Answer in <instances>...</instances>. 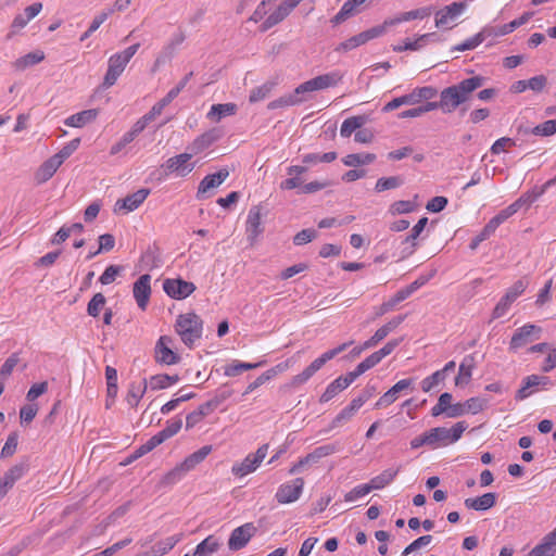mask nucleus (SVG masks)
Instances as JSON below:
<instances>
[{"mask_svg":"<svg viewBox=\"0 0 556 556\" xmlns=\"http://www.w3.org/2000/svg\"><path fill=\"white\" fill-rule=\"evenodd\" d=\"M484 83L485 78L483 76L477 75L444 88L440 92L441 111L443 113L454 112L458 106L469 101L472 93L477 89L481 88Z\"/></svg>","mask_w":556,"mask_h":556,"instance_id":"1","label":"nucleus"},{"mask_svg":"<svg viewBox=\"0 0 556 556\" xmlns=\"http://www.w3.org/2000/svg\"><path fill=\"white\" fill-rule=\"evenodd\" d=\"M175 329L181 341L188 348H192L202 337L203 321L195 313L180 314L176 319Z\"/></svg>","mask_w":556,"mask_h":556,"instance_id":"2","label":"nucleus"},{"mask_svg":"<svg viewBox=\"0 0 556 556\" xmlns=\"http://www.w3.org/2000/svg\"><path fill=\"white\" fill-rule=\"evenodd\" d=\"M140 47V43H135L125 50L117 52L110 56L108 62V71L105 73L103 79V86L109 88L112 87L118 77L124 72L126 65L131 60V58L136 54Z\"/></svg>","mask_w":556,"mask_h":556,"instance_id":"3","label":"nucleus"},{"mask_svg":"<svg viewBox=\"0 0 556 556\" xmlns=\"http://www.w3.org/2000/svg\"><path fill=\"white\" fill-rule=\"evenodd\" d=\"M353 341L344 342L339 346L323 353L319 357L314 359L302 372L292 378L291 384L298 387L308 381L327 362L334 358L337 355L345 351Z\"/></svg>","mask_w":556,"mask_h":556,"instance_id":"4","label":"nucleus"},{"mask_svg":"<svg viewBox=\"0 0 556 556\" xmlns=\"http://www.w3.org/2000/svg\"><path fill=\"white\" fill-rule=\"evenodd\" d=\"M191 153H180L169 157L163 165L162 169L165 176L175 174L177 177L188 176L194 168L195 163H191Z\"/></svg>","mask_w":556,"mask_h":556,"instance_id":"5","label":"nucleus"},{"mask_svg":"<svg viewBox=\"0 0 556 556\" xmlns=\"http://www.w3.org/2000/svg\"><path fill=\"white\" fill-rule=\"evenodd\" d=\"M267 453L268 444L261 445L255 453H250L242 462L236 463L231 468V472L237 477H244L254 472L260 467Z\"/></svg>","mask_w":556,"mask_h":556,"instance_id":"6","label":"nucleus"},{"mask_svg":"<svg viewBox=\"0 0 556 556\" xmlns=\"http://www.w3.org/2000/svg\"><path fill=\"white\" fill-rule=\"evenodd\" d=\"M528 287V281L525 279L517 280L505 293V295L500 300L496 306L493 309L492 317L494 319L503 317L511 303L521 295L526 288Z\"/></svg>","mask_w":556,"mask_h":556,"instance_id":"7","label":"nucleus"},{"mask_svg":"<svg viewBox=\"0 0 556 556\" xmlns=\"http://www.w3.org/2000/svg\"><path fill=\"white\" fill-rule=\"evenodd\" d=\"M384 34V26H374L367 30H364L351 38L342 41L334 51L337 52H348L351 51L362 45H365L371 39L378 38Z\"/></svg>","mask_w":556,"mask_h":556,"instance_id":"8","label":"nucleus"},{"mask_svg":"<svg viewBox=\"0 0 556 556\" xmlns=\"http://www.w3.org/2000/svg\"><path fill=\"white\" fill-rule=\"evenodd\" d=\"M229 177L228 168H220L217 173L206 175L199 184L195 198L204 200L212 195V190L219 187Z\"/></svg>","mask_w":556,"mask_h":556,"instance_id":"9","label":"nucleus"},{"mask_svg":"<svg viewBox=\"0 0 556 556\" xmlns=\"http://www.w3.org/2000/svg\"><path fill=\"white\" fill-rule=\"evenodd\" d=\"M173 339L168 336H161L154 348L155 362L162 365H174L180 361V356L170 348Z\"/></svg>","mask_w":556,"mask_h":556,"instance_id":"10","label":"nucleus"},{"mask_svg":"<svg viewBox=\"0 0 556 556\" xmlns=\"http://www.w3.org/2000/svg\"><path fill=\"white\" fill-rule=\"evenodd\" d=\"M541 328L535 325H525L518 328L509 342V350L517 351L526 344L540 339Z\"/></svg>","mask_w":556,"mask_h":556,"instance_id":"11","label":"nucleus"},{"mask_svg":"<svg viewBox=\"0 0 556 556\" xmlns=\"http://www.w3.org/2000/svg\"><path fill=\"white\" fill-rule=\"evenodd\" d=\"M304 486L302 478H295L292 482L281 484L276 492V500L279 504H289L299 500Z\"/></svg>","mask_w":556,"mask_h":556,"instance_id":"12","label":"nucleus"},{"mask_svg":"<svg viewBox=\"0 0 556 556\" xmlns=\"http://www.w3.org/2000/svg\"><path fill=\"white\" fill-rule=\"evenodd\" d=\"M165 293L177 300L188 298L195 290V285L184 279H165L163 282Z\"/></svg>","mask_w":556,"mask_h":556,"instance_id":"13","label":"nucleus"},{"mask_svg":"<svg viewBox=\"0 0 556 556\" xmlns=\"http://www.w3.org/2000/svg\"><path fill=\"white\" fill-rule=\"evenodd\" d=\"M256 530V527L252 522L244 523L233 529L228 540L229 549L239 551L243 548L255 534Z\"/></svg>","mask_w":556,"mask_h":556,"instance_id":"14","label":"nucleus"},{"mask_svg":"<svg viewBox=\"0 0 556 556\" xmlns=\"http://www.w3.org/2000/svg\"><path fill=\"white\" fill-rule=\"evenodd\" d=\"M431 13H432L431 7L418 8L416 10L402 12L394 17L387 18L380 26H384V33H386L388 27L395 26L400 23L409 22L413 20H422L425 17L430 16Z\"/></svg>","mask_w":556,"mask_h":556,"instance_id":"15","label":"nucleus"},{"mask_svg":"<svg viewBox=\"0 0 556 556\" xmlns=\"http://www.w3.org/2000/svg\"><path fill=\"white\" fill-rule=\"evenodd\" d=\"M150 193L149 189H139L136 192L128 194L124 199H119L116 201L114 206V212L117 213L122 210L125 211V213L132 212L137 210L143 201L148 198Z\"/></svg>","mask_w":556,"mask_h":556,"instance_id":"16","label":"nucleus"},{"mask_svg":"<svg viewBox=\"0 0 556 556\" xmlns=\"http://www.w3.org/2000/svg\"><path fill=\"white\" fill-rule=\"evenodd\" d=\"M151 276L149 274H144L138 278V280L134 283V298L141 309H146L150 294Z\"/></svg>","mask_w":556,"mask_h":556,"instance_id":"17","label":"nucleus"},{"mask_svg":"<svg viewBox=\"0 0 556 556\" xmlns=\"http://www.w3.org/2000/svg\"><path fill=\"white\" fill-rule=\"evenodd\" d=\"M466 9L464 2H453L435 13V26L441 28L454 21Z\"/></svg>","mask_w":556,"mask_h":556,"instance_id":"18","label":"nucleus"},{"mask_svg":"<svg viewBox=\"0 0 556 556\" xmlns=\"http://www.w3.org/2000/svg\"><path fill=\"white\" fill-rule=\"evenodd\" d=\"M413 379H402L389 389L375 404V408L386 407L397 400L399 393L408 389Z\"/></svg>","mask_w":556,"mask_h":556,"instance_id":"19","label":"nucleus"},{"mask_svg":"<svg viewBox=\"0 0 556 556\" xmlns=\"http://www.w3.org/2000/svg\"><path fill=\"white\" fill-rule=\"evenodd\" d=\"M261 224V207L255 205L250 208L247 219V233L248 239L253 243L256 238L263 232Z\"/></svg>","mask_w":556,"mask_h":556,"instance_id":"20","label":"nucleus"},{"mask_svg":"<svg viewBox=\"0 0 556 556\" xmlns=\"http://www.w3.org/2000/svg\"><path fill=\"white\" fill-rule=\"evenodd\" d=\"M496 493H485L478 497H468L464 504L468 509L484 511L492 508L496 504Z\"/></svg>","mask_w":556,"mask_h":556,"instance_id":"21","label":"nucleus"},{"mask_svg":"<svg viewBox=\"0 0 556 556\" xmlns=\"http://www.w3.org/2000/svg\"><path fill=\"white\" fill-rule=\"evenodd\" d=\"M342 78L343 74L340 71H332L330 73L316 76L311 80L314 89L317 91L337 86L342 80Z\"/></svg>","mask_w":556,"mask_h":556,"instance_id":"22","label":"nucleus"},{"mask_svg":"<svg viewBox=\"0 0 556 556\" xmlns=\"http://www.w3.org/2000/svg\"><path fill=\"white\" fill-rule=\"evenodd\" d=\"M98 116V110L89 109L68 116L64 124L68 127L80 128L93 122Z\"/></svg>","mask_w":556,"mask_h":556,"instance_id":"23","label":"nucleus"},{"mask_svg":"<svg viewBox=\"0 0 556 556\" xmlns=\"http://www.w3.org/2000/svg\"><path fill=\"white\" fill-rule=\"evenodd\" d=\"M60 166L61 164H59L56 159H54L53 156L45 161L35 174V179L37 184L40 185L48 181L55 174Z\"/></svg>","mask_w":556,"mask_h":556,"instance_id":"24","label":"nucleus"},{"mask_svg":"<svg viewBox=\"0 0 556 556\" xmlns=\"http://www.w3.org/2000/svg\"><path fill=\"white\" fill-rule=\"evenodd\" d=\"M435 38H437L435 33L424 34V35H420L418 38H416L414 41L406 39L404 41V45L394 46L393 50L395 52H402V51H406V50L417 51V50H420L421 48H424L428 41L434 40Z\"/></svg>","mask_w":556,"mask_h":556,"instance_id":"25","label":"nucleus"},{"mask_svg":"<svg viewBox=\"0 0 556 556\" xmlns=\"http://www.w3.org/2000/svg\"><path fill=\"white\" fill-rule=\"evenodd\" d=\"M222 546V543L214 535H208L202 542H200L192 556H212L215 554Z\"/></svg>","mask_w":556,"mask_h":556,"instance_id":"26","label":"nucleus"},{"mask_svg":"<svg viewBox=\"0 0 556 556\" xmlns=\"http://www.w3.org/2000/svg\"><path fill=\"white\" fill-rule=\"evenodd\" d=\"M438 94V90L431 86L414 89L410 93L404 94L406 104H416L421 100H430Z\"/></svg>","mask_w":556,"mask_h":556,"instance_id":"27","label":"nucleus"},{"mask_svg":"<svg viewBox=\"0 0 556 556\" xmlns=\"http://www.w3.org/2000/svg\"><path fill=\"white\" fill-rule=\"evenodd\" d=\"M399 472H400V467H397L395 469L389 468V469L383 470L378 476L371 478L370 481L368 482L371 491L381 490L384 486L389 485L394 480V478L397 476Z\"/></svg>","mask_w":556,"mask_h":556,"instance_id":"28","label":"nucleus"},{"mask_svg":"<svg viewBox=\"0 0 556 556\" xmlns=\"http://www.w3.org/2000/svg\"><path fill=\"white\" fill-rule=\"evenodd\" d=\"M291 11L281 2L279 7L263 22L260 26L262 33L267 31L269 28L282 22Z\"/></svg>","mask_w":556,"mask_h":556,"instance_id":"29","label":"nucleus"},{"mask_svg":"<svg viewBox=\"0 0 556 556\" xmlns=\"http://www.w3.org/2000/svg\"><path fill=\"white\" fill-rule=\"evenodd\" d=\"M545 192V189L541 187H535L532 190L523 193L521 197H519L515 202H513V206H515L516 211L518 212L522 207L528 208L532 203H534L543 193Z\"/></svg>","mask_w":556,"mask_h":556,"instance_id":"30","label":"nucleus"},{"mask_svg":"<svg viewBox=\"0 0 556 556\" xmlns=\"http://www.w3.org/2000/svg\"><path fill=\"white\" fill-rule=\"evenodd\" d=\"M148 383L147 379H142L141 382H131L127 392L126 401L131 407H136L140 400L147 392Z\"/></svg>","mask_w":556,"mask_h":556,"instance_id":"31","label":"nucleus"},{"mask_svg":"<svg viewBox=\"0 0 556 556\" xmlns=\"http://www.w3.org/2000/svg\"><path fill=\"white\" fill-rule=\"evenodd\" d=\"M29 469L27 460L21 462L11 467L3 476L2 480L13 488L14 483L23 478Z\"/></svg>","mask_w":556,"mask_h":556,"instance_id":"32","label":"nucleus"},{"mask_svg":"<svg viewBox=\"0 0 556 556\" xmlns=\"http://www.w3.org/2000/svg\"><path fill=\"white\" fill-rule=\"evenodd\" d=\"M367 122V117L364 115L352 116L346 119L341 125L340 135L343 138H349L355 130L362 128Z\"/></svg>","mask_w":556,"mask_h":556,"instance_id":"33","label":"nucleus"},{"mask_svg":"<svg viewBox=\"0 0 556 556\" xmlns=\"http://www.w3.org/2000/svg\"><path fill=\"white\" fill-rule=\"evenodd\" d=\"M450 432L451 431H447V428L444 427H437L427 431L426 434L428 438L429 446L435 447L440 444H448Z\"/></svg>","mask_w":556,"mask_h":556,"instance_id":"34","label":"nucleus"},{"mask_svg":"<svg viewBox=\"0 0 556 556\" xmlns=\"http://www.w3.org/2000/svg\"><path fill=\"white\" fill-rule=\"evenodd\" d=\"M260 363H244L238 359L232 361L224 367V375L227 377H236L241 375L243 371L255 369L260 366Z\"/></svg>","mask_w":556,"mask_h":556,"instance_id":"35","label":"nucleus"},{"mask_svg":"<svg viewBox=\"0 0 556 556\" xmlns=\"http://www.w3.org/2000/svg\"><path fill=\"white\" fill-rule=\"evenodd\" d=\"M237 111L235 103H219L211 106L207 117L218 122L222 117L233 115Z\"/></svg>","mask_w":556,"mask_h":556,"instance_id":"36","label":"nucleus"},{"mask_svg":"<svg viewBox=\"0 0 556 556\" xmlns=\"http://www.w3.org/2000/svg\"><path fill=\"white\" fill-rule=\"evenodd\" d=\"M490 36H491V30L483 28L481 31L476 34L473 37L468 38L464 42L457 45L454 48V50H456V51L472 50V49L477 48L480 43H482Z\"/></svg>","mask_w":556,"mask_h":556,"instance_id":"37","label":"nucleus"},{"mask_svg":"<svg viewBox=\"0 0 556 556\" xmlns=\"http://www.w3.org/2000/svg\"><path fill=\"white\" fill-rule=\"evenodd\" d=\"M473 367V357L471 355L466 356L459 365V371L455 378L456 386L467 384L471 379V369Z\"/></svg>","mask_w":556,"mask_h":556,"instance_id":"38","label":"nucleus"},{"mask_svg":"<svg viewBox=\"0 0 556 556\" xmlns=\"http://www.w3.org/2000/svg\"><path fill=\"white\" fill-rule=\"evenodd\" d=\"M376 160V155L372 153H352L348 154L342 159L345 166L357 167L361 165L370 164Z\"/></svg>","mask_w":556,"mask_h":556,"instance_id":"39","label":"nucleus"},{"mask_svg":"<svg viewBox=\"0 0 556 556\" xmlns=\"http://www.w3.org/2000/svg\"><path fill=\"white\" fill-rule=\"evenodd\" d=\"M43 59L45 54L41 51L29 52L18 58L13 65L17 71H24L29 66L40 63Z\"/></svg>","mask_w":556,"mask_h":556,"instance_id":"40","label":"nucleus"},{"mask_svg":"<svg viewBox=\"0 0 556 556\" xmlns=\"http://www.w3.org/2000/svg\"><path fill=\"white\" fill-rule=\"evenodd\" d=\"M179 381L178 375H167V374H160L154 375L150 378V387L152 390H163L168 388L172 384H175Z\"/></svg>","mask_w":556,"mask_h":556,"instance_id":"41","label":"nucleus"},{"mask_svg":"<svg viewBox=\"0 0 556 556\" xmlns=\"http://www.w3.org/2000/svg\"><path fill=\"white\" fill-rule=\"evenodd\" d=\"M179 542V538L173 535L155 543L150 552L152 556H163L168 553Z\"/></svg>","mask_w":556,"mask_h":556,"instance_id":"42","label":"nucleus"},{"mask_svg":"<svg viewBox=\"0 0 556 556\" xmlns=\"http://www.w3.org/2000/svg\"><path fill=\"white\" fill-rule=\"evenodd\" d=\"M348 387L342 382V379L338 377L331 383L328 384L325 392L321 394L319 402L327 403L332 400L337 394L341 391L345 390Z\"/></svg>","mask_w":556,"mask_h":556,"instance_id":"43","label":"nucleus"},{"mask_svg":"<svg viewBox=\"0 0 556 556\" xmlns=\"http://www.w3.org/2000/svg\"><path fill=\"white\" fill-rule=\"evenodd\" d=\"M453 395L448 392H444L439 396L438 403L431 408V415L438 417L440 415H446L452 405Z\"/></svg>","mask_w":556,"mask_h":556,"instance_id":"44","label":"nucleus"},{"mask_svg":"<svg viewBox=\"0 0 556 556\" xmlns=\"http://www.w3.org/2000/svg\"><path fill=\"white\" fill-rule=\"evenodd\" d=\"M275 85L276 84L273 81H266L265 84H263L258 87H255L250 92L249 101L251 103H255V102L266 99L273 91Z\"/></svg>","mask_w":556,"mask_h":556,"instance_id":"45","label":"nucleus"},{"mask_svg":"<svg viewBox=\"0 0 556 556\" xmlns=\"http://www.w3.org/2000/svg\"><path fill=\"white\" fill-rule=\"evenodd\" d=\"M187 471L184 469V467L178 464L176 467H174L172 470H169L167 473H165L161 480V485L163 486H170L179 482L185 476Z\"/></svg>","mask_w":556,"mask_h":556,"instance_id":"46","label":"nucleus"},{"mask_svg":"<svg viewBox=\"0 0 556 556\" xmlns=\"http://www.w3.org/2000/svg\"><path fill=\"white\" fill-rule=\"evenodd\" d=\"M407 299V292L399 290L389 301L382 303L377 312V316H382L393 309L400 302Z\"/></svg>","mask_w":556,"mask_h":556,"instance_id":"47","label":"nucleus"},{"mask_svg":"<svg viewBox=\"0 0 556 556\" xmlns=\"http://www.w3.org/2000/svg\"><path fill=\"white\" fill-rule=\"evenodd\" d=\"M181 426L182 420L180 418L167 421V426L155 435L159 438L161 443H163L167 439L174 437L181 429Z\"/></svg>","mask_w":556,"mask_h":556,"instance_id":"48","label":"nucleus"},{"mask_svg":"<svg viewBox=\"0 0 556 556\" xmlns=\"http://www.w3.org/2000/svg\"><path fill=\"white\" fill-rule=\"evenodd\" d=\"M403 185V179L400 176L382 177L376 182L375 190L382 192L390 189L399 188Z\"/></svg>","mask_w":556,"mask_h":556,"instance_id":"49","label":"nucleus"},{"mask_svg":"<svg viewBox=\"0 0 556 556\" xmlns=\"http://www.w3.org/2000/svg\"><path fill=\"white\" fill-rule=\"evenodd\" d=\"M488 399L476 396L464 402L466 414H478L488 406Z\"/></svg>","mask_w":556,"mask_h":556,"instance_id":"50","label":"nucleus"},{"mask_svg":"<svg viewBox=\"0 0 556 556\" xmlns=\"http://www.w3.org/2000/svg\"><path fill=\"white\" fill-rule=\"evenodd\" d=\"M534 380H535V378L532 375L527 376L522 380V386L520 387L519 390H517L516 395H515V399L517 401H523L534 392L533 389L538 387V386H535Z\"/></svg>","mask_w":556,"mask_h":556,"instance_id":"51","label":"nucleus"},{"mask_svg":"<svg viewBox=\"0 0 556 556\" xmlns=\"http://www.w3.org/2000/svg\"><path fill=\"white\" fill-rule=\"evenodd\" d=\"M80 139L75 138L66 143L58 153L53 155L54 159L59 162V164H63L66 159H68L79 147Z\"/></svg>","mask_w":556,"mask_h":556,"instance_id":"52","label":"nucleus"},{"mask_svg":"<svg viewBox=\"0 0 556 556\" xmlns=\"http://www.w3.org/2000/svg\"><path fill=\"white\" fill-rule=\"evenodd\" d=\"M517 211L513 204L508 205L504 210H502L500 213H497L494 217H492L488 224L490 225V228H493L496 230L500 225H502L504 222H506L510 216L516 214Z\"/></svg>","mask_w":556,"mask_h":556,"instance_id":"53","label":"nucleus"},{"mask_svg":"<svg viewBox=\"0 0 556 556\" xmlns=\"http://www.w3.org/2000/svg\"><path fill=\"white\" fill-rule=\"evenodd\" d=\"M217 138L218 136L216 135L215 130L204 132L193 141V148L197 151H202L213 144Z\"/></svg>","mask_w":556,"mask_h":556,"instance_id":"54","label":"nucleus"},{"mask_svg":"<svg viewBox=\"0 0 556 556\" xmlns=\"http://www.w3.org/2000/svg\"><path fill=\"white\" fill-rule=\"evenodd\" d=\"M18 362H20V356H18L17 352L12 353L5 359V362L3 363V365L0 368V381H3L11 376L14 367L18 364Z\"/></svg>","mask_w":556,"mask_h":556,"instance_id":"55","label":"nucleus"},{"mask_svg":"<svg viewBox=\"0 0 556 556\" xmlns=\"http://www.w3.org/2000/svg\"><path fill=\"white\" fill-rule=\"evenodd\" d=\"M105 302L106 299L102 293H96L88 303L87 313L92 317H98Z\"/></svg>","mask_w":556,"mask_h":556,"instance_id":"56","label":"nucleus"},{"mask_svg":"<svg viewBox=\"0 0 556 556\" xmlns=\"http://www.w3.org/2000/svg\"><path fill=\"white\" fill-rule=\"evenodd\" d=\"M299 104H300V100H298L296 98H293L291 93H288V94L281 96L278 99L270 101L267 104V109L276 110V109H280V108L293 106V105H299Z\"/></svg>","mask_w":556,"mask_h":556,"instance_id":"57","label":"nucleus"},{"mask_svg":"<svg viewBox=\"0 0 556 556\" xmlns=\"http://www.w3.org/2000/svg\"><path fill=\"white\" fill-rule=\"evenodd\" d=\"M276 375V370L270 368L258 376L253 382L249 383L243 395L252 393L254 390L263 386L265 382L269 381Z\"/></svg>","mask_w":556,"mask_h":556,"instance_id":"58","label":"nucleus"},{"mask_svg":"<svg viewBox=\"0 0 556 556\" xmlns=\"http://www.w3.org/2000/svg\"><path fill=\"white\" fill-rule=\"evenodd\" d=\"M531 134L542 137H548L556 134V119H548L533 127Z\"/></svg>","mask_w":556,"mask_h":556,"instance_id":"59","label":"nucleus"},{"mask_svg":"<svg viewBox=\"0 0 556 556\" xmlns=\"http://www.w3.org/2000/svg\"><path fill=\"white\" fill-rule=\"evenodd\" d=\"M160 444H162V443L156 435L151 437L144 444H142L140 447H138L134 452V454L130 456L129 460L137 459V458L143 456L144 454L154 450Z\"/></svg>","mask_w":556,"mask_h":556,"instance_id":"60","label":"nucleus"},{"mask_svg":"<svg viewBox=\"0 0 556 556\" xmlns=\"http://www.w3.org/2000/svg\"><path fill=\"white\" fill-rule=\"evenodd\" d=\"M17 442H18V433L16 431L11 432L8 435L7 442L1 450L0 456L2 458L12 456L16 451Z\"/></svg>","mask_w":556,"mask_h":556,"instance_id":"61","label":"nucleus"},{"mask_svg":"<svg viewBox=\"0 0 556 556\" xmlns=\"http://www.w3.org/2000/svg\"><path fill=\"white\" fill-rule=\"evenodd\" d=\"M370 492H371V489L368 483L359 484V485H356L355 488H353L351 491H349L344 495V501L345 502H355L358 498L367 495Z\"/></svg>","mask_w":556,"mask_h":556,"instance_id":"62","label":"nucleus"},{"mask_svg":"<svg viewBox=\"0 0 556 556\" xmlns=\"http://www.w3.org/2000/svg\"><path fill=\"white\" fill-rule=\"evenodd\" d=\"M38 413L37 404H26L20 409V419L22 425H27L34 420Z\"/></svg>","mask_w":556,"mask_h":556,"instance_id":"63","label":"nucleus"},{"mask_svg":"<svg viewBox=\"0 0 556 556\" xmlns=\"http://www.w3.org/2000/svg\"><path fill=\"white\" fill-rule=\"evenodd\" d=\"M317 238V231L313 228H306L299 231L293 237V243L295 245H304Z\"/></svg>","mask_w":556,"mask_h":556,"instance_id":"64","label":"nucleus"}]
</instances>
